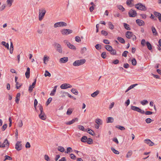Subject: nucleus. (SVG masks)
Segmentation results:
<instances>
[{
    "label": "nucleus",
    "mask_w": 161,
    "mask_h": 161,
    "mask_svg": "<svg viewBox=\"0 0 161 161\" xmlns=\"http://www.w3.org/2000/svg\"><path fill=\"white\" fill-rule=\"evenodd\" d=\"M131 108L132 110L134 111L139 112L142 114H144L145 113L146 115H150L153 114V112L150 111H147L145 112L143 110H142L138 107L133 106H131Z\"/></svg>",
    "instance_id": "nucleus-1"
},
{
    "label": "nucleus",
    "mask_w": 161,
    "mask_h": 161,
    "mask_svg": "<svg viewBox=\"0 0 161 161\" xmlns=\"http://www.w3.org/2000/svg\"><path fill=\"white\" fill-rule=\"evenodd\" d=\"M44 158H45V160H46L47 161H50V159L49 156L47 155H45L44 156Z\"/></svg>",
    "instance_id": "nucleus-61"
},
{
    "label": "nucleus",
    "mask_w": 161,
    "mask_h": 161,
    "mask_svg": "<svg viewBox=\"0 0 161 161\" xmlns=\"http://www.w3.org/2000/svg\"><path fill=\"white\" fill-rule=\"evenodd\" d=\"M108 26L109 28L111 30H113L114 28V25L113 24H112L111 22H108Z\"/></svg>",
    "instance_id": "nucleus-38"
},
{
    "label": "nucleus",
    "mask_w": 161,
    "mask_h": 161,
    "mask_svg": "<svg viewBox=\"0 0 161 161\" xmlns=\"http://www.w3.org/2000/svg\"><path fill=\"white\" fill-rule=\"evenodd\" d=\"M67 25V24L65 22H59L55 23L54 25V28H57L59 27L65 26Z\"/></svg>",
    "instance_id": "nucleus-5"
},
{
    "label": "nucleus",
    "mask_w": 161,
    "mask_h": 161,
    "mask_svg": "<svg viewBox=\"0 0 161 161\" xmlns=\"http://www.w3.org/2000/svg\"><path fill=\"white\" fill-rule=\"evenodd\" d=\"M86 50V47H83L81 49L80 52L81 54L84 53Z\"/></svg>",
    "instance_id": "nucleus-51"
},
{
    "label": "nucleus",
    "mask_w": 161,
    "mask_h": 161,
    "mask_svg": "<svg viewBox=\"0 0 161 161\" xmlns=\"http://www.w3.org/2000/svg\"><path fill=\"white\" fill-rule=\"evenodd\" d=\"M133 34V33L130 31H127L126 33V36L127 38L131 39Z\"/></svg>",
    "instance_id": "nucleus-17"
},
{
    "label": "nucleus",
    "mask_w": 161,
    "mask_h": 161,
    "mask_svg": "<svg viewBox=\"0 0 161 161\" xmlns=\"http://www.w3.org/2000/svg\"><path fill=\"white\" fill-rule=\"evenodd\" d=\"M118 8L120 10H124L125 9L121 5H119L117 6Z\"/></svg>",
    "instance_id": "nucleus-64"
},
{
    "label": "nucleus",
    "mask_w": 161,
    "mask_h": 161,
    "mask_svg": "<svg viewBox=\"0 0 161 161\" xmlns=\"http://www.w3.org/2000/svg\"><path fill=\"white\" fill-rule=\"evenodd\" d=\"M95 122L98 125H101L102 124V120L99 119H96L95 120Z\"/></svg>",
    "instance_id": "nucleus-24"
},
{
    "label": "nucleus",
    "mask_w": 161,
    "mask_h": 161,
    "mask_svg": "<svg viewBox=\"0 0 161 161\" xmlns=\"http://www.w3.org/2000/svg\"><path fill=\"white\" fill-rule=\"evenodd\" d=\"M1 43L8 49H9V44L8 43H6L5 42L3 41Z\"/></svg>",
    "instance_id": "nucleus-33"
},
{
    "label": "nucleus",
    "mask_w": 161,
    "mask_h": 161,
    "mask_svg": "<svg viewBox=\"0 0 161 161\" xmlns=\"http://www.w3.org/2000/svg\"><path fill=\"white\" fill-rule=\"evenodd\" d=\"M5 158L3 160L4 161H5L6 160H11L12 159V158H11V157L8 155H5Z\"/></svg>",
    "instance_id": "nucleus-50"
},
{
    "label": "nucleus",
    "mask_w": 161,
    "mask_h": 161,
    "mask_svg": "<svg viewBox=\"0 0 161 161\" xmlns=\"http://www.w3.org/2000/svg\"><path fill=\"white\" fill-rule=\"evenodd\" d=\"M77 127L80 130L84 131H86V130H85V128L83 126L81 125H78Z\"/></svg>",
    "instance_id": "nucleus-39"
},
{
    "label": "nucleus",
    "mask_w": 161,
    "mask_h": 161,
    "mask_svg": "<svg viewBox=\"0 0 161 161\" xmlns=\"http://www.w3.org/2000/svg\"><path fill=\"white\" fill-rule=\"evenodd\" d=\"M132 154V152L131 151H129L126 155V157L128 158L130 157Z\"/></svg>",
    "instance_id": "nucleus-40"
},
{
    "label": "nucleus",
    "mask_w": 161,
    "mask_h": 161,
    "mask_svg": "<svg viewBox=\"0 0 161 161\" xmlns=\"http://www.w3.org/2000/svg\"><path fill=\"white\" fill-rule=\"evenodd\" d=\"M34 87H35L34 86H32V85L30 86L29 87V91L30 92H31Z\"/></svg>",
    "instance_id": "nucleus-59"
},
{
    "label": "nucleus",
    "mask_w": 161,
    "mask_h": 161,
    "mask_svg": "<svg viewBox=\"0 0 161 161\" xmlns=\"http://www.w3.org/2000/svg\"><path fill=\"white\" fill-rule=\"evenodd\" d=\"M30 69L29 67L27 68L26 71L25 73V75L27 78H29L30 77Z\"/></svg>",
    "instance_id": "nucleus-19"
},
{
    "label": "nucleus",
    "mask_w": 161,
    "mask_h": 161,
    "mask_svg": "<svg viewBox=\"0 0 161 161\" xmlns=\"http://www.w3.org/2000/svg\"><path fill=\"white\" fill-rule=\"evenodd\" d=\"M72 112V109L70 108H69L67 111V112H66V114L68 115H70L71 114Z\"/></svg>",
    "instance_id": "nucleus-46"
},
{
    "label": "nucleus",
    "mask_w": 161,
    "mask_h": 161,
    "mask_svg": "<svg viewBox=\"0 0 161 161\" xmlns=\"http://www.w3.org/2000/svg\"><path fill=\"white\" fill-rule=\"evenodd\" d=\"M19 127H21L23 125V123L21 120H19L18 124Z\"/></svg>",
    "instance_id": "nucleus-56"
},
{
    "label": "nucleus",
    "mask_w": 161,
    "mask_h": 161,
    "mask_svg": "<svg viewBox=\"0 0 161 161\" xmlns=\"http://www.w3.org/2000/svg\"><path fill=\"white\" fill-rule=\"evenodd\" d=\"M141 103L142 105H144L147 104L148 103V102L146 100H144L143 101H142L141 102Z\"/></svg>",
    "instance_id": "nucleus-42"
},
{
    "label": "nucleus",
    "mask_w": 161,
    "mask_h": 161,
    "mask_svg": "<svg viewBox=\"0 0 161 161\" xmlns=\"http://www.w3.org/2000/svg\"><path fill=\"white\" fill-rule=\"evenodd\" d=\"M132 0H127L126 1V4L127 5L130 6V7H131L133 6V5L132 4L131 1Z\"/></svg>",
    "instance_id": "nucleus-47"
},
{
    "label": "nucleus",
    "mask_w": 161,
    "mask_h": 161,
    "mask_svg": "<svg viewBox=\"0 0 161 161\" xmlns=\"http://www.w3.org/2000/svg\"><path fill=\"white\" fill-rule=\"evenodd\" d=\"M46 13V11H39V19L40 21H41L42 19Z\"/></svg>",
    "instance_id": "nucleus-8"
},
{
    "label": "nucleus",
    "mask_w": 161,
    "mask_h": 161,
    "mask_svg": "<svg viewBox=\"0 0 161 161\" xmlns=\"http://www.w3.org/2000/svg\"><path fill=\"white\" fill-rule=\"evenodd\" d=\"M107 123H113L114 121V118L112 117H108L107 118Z\"/></svg>",
    "instance_id": "nucleus-31"
},
{
    "label": "nucleus",
    "mask_w": 161,
    "mask_h": 161,
    "mask_svg": "<svg viewBox=\"0 0 161 161\" xmlns=\"http://www.w3.org/2000/svg\"><path fill=\"white\" fill-rule=\"evenodd\" d=\"M101 46L99 44H97L96 45V46H95L96 48L98 50H99L100 49H101Z\"/></svg>",
    "instance_id": "nucleus-54"
},
{
    "label": "nucleus",
    "mask_w": 161,
    "mask_h": 161,
    "mask_svg": "<svg viewBox=\"0 0 161 161\" xmlns=\"http://www.w3.org/2000/svg\"><path fill=\"white\" fill-rule=\"evenodd\" d=\"M136 23L139 26H142L144 25V22L140 19H137L136 21Z\"/></svg>",
    "instance_id": "nucleus-18"
},
{
    "label": "nucleus",
    "mask_w": 161,
    "mask_h": 161,
    "mask_svg": "<svg viewBox=\"0 0 161 161\" xmlns=\"http://www.w3.org/2000/svg\"><path fill=\"white\" fill-rule=\"evenodd\" d=\"M92 140L91 138H89L87 139L86 143L89 144H92Z\"/></svg>",
    "instance_id": "nucleus-44"
},
{
    "label": "nucleus",
    "mask_w": 161,
    "mask_h": 161,
    "mask_svg": "<svg viewBox=\"0 0 161 161\" xmlns=\"http://www.w3.org/2000/svg\"><path fill=\"white\" fill-rule=\"evenodd\" d=\"M129 16L134 17L136 16L137 13L136 11H129Z\"/></svg>",
    "instance_id": "nucleus-13"
},
{
    "label": "nucleus",
    "mask_w": 161,
    "mask_h": 161,
    "mask_svg": "<svg viewBox=\"0 0 161 161\" xmlns=\"http://www.w3.org/2000/svg\"><path fill=\"white\" fill-rule=\"evenodd\" d=\"M124 26L125 28L128 30H130V28L129 27V25L126 23H124Z\"/></svg>",
    "instance_id": "nucleus-34"
},
{
    "label": "nucleus",
    "mask_w": 161,
    "mask_h": 161,
    "mask_svg": "<svg viewBox=\"0 0 161 161\" xmlns=\"http://www.w3.org/2000/svg\"><path fill=\"white\" fill-rule=\"evenodd\" d=\"M110 53L111 54L115 55L116 53V51L115 50L112 49L111 51H110Z\"/></svg>",
    "instance_id": "nucleus-55"
},
{
    "label": "nucleus",
    "mask_w": 161,
    "mask_h": 161,
    "mask_svg": "<svg viewBox=\"0 0 161 161\" xmlns=\"http://www.w3.org/2000/svg\"><path fill=\"white\" fill-rule=\"evenodd\" d=\"M20 94L19 93H18L17 94L15 101V102L17 103H18L19 101V98H20Z\"/></svg>",
    "instance_id": "nucleus-26"
},
{
    "label": "nucleus",
    "mask_w": 161,
    "mask_h": 161,
    "mask_svg": "<svg viewBox=\"0 0 161 161\" xmlns=\"http://www.w3.org/2000/svg\"><path fill=\"white\" fill-rule=\"evenodd\" d=\"M144 142L148 145L149 146H153L154 143L152 142L150 140L148 139H147L144 140Z\"/></svg>",
    "instance_id": "nucleus-15"
},
{
    "label": "nucleus",
    "mask_w": 161,
    "mask_h": 161,
    "mask_svg": "<svg viewBox=\"0 0 161 161\" xmlns=\"http://www.w3.org/2000/svg\"><path fill=\"white\" fill-rule=\"evenodd\" d=\"M44 75L45 77H47V76L50 77L51 76V75L50 73L48 71L46 70L45 71V73L44 74Z\"/></svg>",
    "instance_id": "nucleus-45"
},
{
    "label": "nucleus",
    "mask_w": 161,
    "mask_h": 161,
    "mask_svg": "<svg viewBox=\"0 0 161 161\" xmlns=\"http://www.w3.org/2000/svg\"><path fill=\"white\" fill-rule=\"evenodd\" d=\"M138 84H134L131 85L127 88V90L125 91V92H128L131 89L133 88L134 87H135V86H136Z\"/></svg>",
    "instance_id": "nucleus-23"
},
{
    "label": "nucleus",
    "mask_w": 161,
    "mask_h": 161,
    "mask_svg": "<svg viewBox=\"0 0 161 161\" xmlns=\"http://www.w3.org/2000/svg\"><path fill=\"white\" fill-rule=\"evenodd\" d=\"M87 136H84L83 137H82V138L81 139V141L82 142H84V143H86V142H87Z\"/></svg>",
    "instance_id": "nucleus-28"
},
{
    "label": "nucleus",
    "mask_w": 161,
    "mask_h": 161,
    "mask_svg": "<svg viewBox=\"0 0 161 161\" xmlns=\"http://www.w3.org/2000/svg\"><path fill=\"white\" fill-rule=\"evenodd\" d=\"M39 107L41 112V114L39 115V118L42 120H45L46 118V116L43 111L42 106V105H40Z\"/></svg>",
    "instance_id": "nucleus-3"
},
{
    "label": "nucleus",
    "mask_w": 161,
    "mask_h": 161,
    "mask_svg": "<svg viewBox=\"0 0 161 161\" xmlns=\"http://www.w3.org/2000/svg\"><path fill=\"white\" fill-rule=\"evenodd\" d=\"M49 58L47 55H45L44 56L43 58V63L44 64H47V62L49 60Z\"/></svg>",
    "instance_id": "nucleus-14"
},
{
    "label": "nucleus",
    "mask_w": 161,
    "mask_h": 161,
    "mask_svg": "<svg viewBox=\"0 0 161 161\" xmlns=\"http://www.w3.org/2000/svg\"><path fill=\"white\" fill-rule=\"evenodd\" d=\"M15 148L17 151H19L22 149V146L21 142L18 141L15 145Z\"/></svg>",
    "instance_id": "nucleus-10"
},
{
    "label": "nucleus",
    "mask_w": 161,
    "mask_h": 161,
    "mask_svg": "<svg viewBox=\"0 0 161 161\" xmlns=\"http://www.w3.org/2000/svg\"><path fill=\"white\" fill-rule=\"evenodd\" d=\"M101 57L103 58H105L106 57V53L105 52H103L101 55Z\"/></svg>",
    "instance_id": "nucleus-58"
},
{
    "label": "nucleus",
    "mask_w": 161,
    "mask_h": 161,
    "mask_svg": "<svg viewBox=\"0 0 161 161\" xmlns=\"http://www.w3.org/2000/svg\"><path fill=\"white\" fill-rule=\"evenodd\" d=\"M145 121L147 123L149 124L151 122L152 119L150 118H148L146 119Z\"/></svg>",
    "instance_id": "nucleus-62"
},
{
    "label": "nucleus",
    "mask_w": 161,
    "mask_h": 161,
    "mask_svg": "<svg viewBox=\"0 0 161 161\" xmlns=\"http://www.w3.org/2000/svg\"><path fill=\"white\" fill-rule=\"evenodd\" d=\"M68 60V59L67 57H64L60 59L59 62L61 63H64L67 62Z\"/></svg>",
    "instance_id": "nucleus-16"
},
{
    "label": "nucleus",
    "mask_w": 161,
    "mask_h": 161,
    "mask_svg": "<svg viewBox=\"0 0 161 161\" xmlns=\"http://www.w3.org/2000/svg\"><path fill=\"white\" fill-rule=\"evenodd\" d=\"M72 151V148L70 147H68L67 149V151L65 152V153H69Z\"/></svg>",
    "instance_id": "nucleus-49"
},
{
    "label": "nucleus",
    "mask_w": 161,
    "mask_h": 161,
    "mask_svg": "<svg viewBox=\"0 0 161 161\" xmlns=\"http://www.w3.org/2000/svg\"><path fill=\"white\" fill-rule=\"evenodd\" d=\"M64 43L66 44L67 46L70 49L75 50L76 49L75 47L73 45L71 44L69 42H68L67 40H64Z\"/></svg>",
    "instance_id": "nucleus-7"
},
{
    "label": "nucleus",
    "mask_w": 161,
    "mask_h": 161,
    "mask_svg": "<svg viewBox=\"0 0 161 161\" xmlns=\"http://www.w3.org/2000/svg\"><path fill=\"white\" fill-rule=\"evenodd\" d=\"M13 45L12 42H11L10 43V53L11 54H12L13 53V51L14 50V48H13Z\"/></svg>",
    "instance_id": "nucleus-32"
},
{
    "label": "nucleus",
    "mask_w": 161,
    "mask_h": 161,
    "mask_svg": "<svg viewBox=\"0 0 161 161\" xmlns=\"http://www.w3.org/2000/svg\"><path fill=\"white\" fill-rule=\"evenodd\" d=\"M75 41L78 42H81V39L80 37L78 36H75Z\"/></svg>",
    "instance_id": "nucleus-48"
},
{
    "label": "nucleus",
    "mask_w": 161,
    "mask_h": 161,
    "mask_svg": "<svg viewBox=\"0 0 161 161\" xmlns=\"http://www.w3.org/2000/svg\"><path fill=\"white\" fill-rule=\"evenodd\" d=\"M78 119L77 118H75V119H73L71 121H69L67 122H66V124L67 125H71L73 123H74L76 120L77 121Z\"/></svg>",
    "instance_id": "nucleus-20"
},
{
    "label": "nucleus",
    "mask_w": 161,
    "mask_h": 161,
    "mask_svg": "<svg viewBox=\"0 0 161 161\" xmlns=\"http://www.w3.org/2000/svg\"><path fill=\"white\" fill-rule=\"evenodd\" d=\"M105 48L108 51H111L112 49H113L112 47L109 45H106L105 46Z\"/></svg>",
    "instance_id": "nucleus-29"
},
{
    "label": "nucleus",
    "mask_w": 161,
    "mask_h": 161,
    "mask_svg": "<svg viewBox=\"0 0 161 161\" xmlns=\"http://www.w3.org/2000/svg\"><path fill=\"white\" fill-rule=\"evenodd\" d=\"M85 59H81L75 61L73 64V65L75 66H78L82 65L86 62Z\"/></svg>",
    "instance_id": "nucleus-2"
},
{
    "label": "nucleus",
    "mask_w": 161,
    "mask_h": 161,
    "mask_svg": "<svg viewBox=\"0 0 161 161\" xmlns=\"http://www.w3.org/2000/svg\"><path fill=\"white\" fill-rule=\"evenodd\" d=\"M87 131L88 133L92 136H94L95 134L94 132L91 129H88Z\"/></svg>",
    "instance_id": "nucleus-35"
},
{
    "label": "nucleus",
    "mask_w": 161,
    "mask_h": 161,
    "mask_svg": "<svg viewBox=\"0 0 161 161\" xmlns=\"http://www.w3.org/2000/svg\"><path fill=\"white\" fill-rule=\"evenodd\" d=\"M71 92L75 95H77L78 94V91L75 89L72 88L71 90Z\"/></svg>",
    "instance_id": "nucleus-36"
},
{
    "label": "nucleus",
    "mask_w": 161,
    "mask_h": 161,
    "mask_svg": "<svg viewBox=\"0 0 161 161\" xmlns=\"http://www.w3.org/2000/svg\"><path fill=\"white\" fill-rule=\"evenodd\" d=\"M58 150L61 152H63L64 151V147L61 146H58Z\"/></svg>",
    "instance_id": "nucleus-37"
},
{
    "label": "nucleus",
    "mask_w": 161,
    "mask_h": 161,
    "mask_svg": "<svg viewBox=\"0 0 161 161\" xmlns=\"http://www.w3.org/2000/svg\"><path fill=\"white\" fill-rule=\"evenodd\" d=\"M7 3L9 7L11 6L12 4V3L13 2V0H7Z\"/></svg>",
    "instance_id": "nucleus-41"
},
{
    "label": "nucleus",
    "mask_w": 161,
    "mask_h": 161,
    "mask_svg": "<svg viewBox=\"0 0 161 161\" xmlns=\"http://www.w3.org/2000/svg\"><path fill=\"white\" fill-rule=\"evenodd\" d=\"M99 91L97 90L96 91L92 93L91 94V96L93 97H95L99 93Z\"/></svg>",
    "instance_id": "nucleus-22"
},
{
    "label": "nucleus",
    "mask_w": 161,
    "mask_h": 161,
    "mask_svg": "<svg viewBox=\"0 0 161 161\" xmlns=\"http://www.w3.org/2000/svg\"><path fill=\"white\" fill-rule=\"evenodd\" d=\"M9 145V143L7 139L4 140L2 144V148H4L5 147L8 148Z\"/></svg>",
    "instance_id": "nucleus-12"
},
{
    "label": "nucleus",
    "mask_w": 161,
    "mask_h": 161,
    "mask_svg": "<svg viewBox=\"0 0 161 161\" xmlns=\"http://www.w3.org/2000/svg\"><path fill=\"white\" fill-rule=\"evenodd\" d=\"M7 124H4L2 127V130H4L7 128Z\"/></svg>",
    "instance_id": "nucleus-63"
},
{
    "label": "nucleus",
    "mask_w": 161,
    "mask_h": 161,
    "mask_svg": "<svg viewBox=\"0 0 161 161\" xmlns=\"http://www.w3.org/2000/svg\"><path fill=\"white\" fill-rule=\"evenodd\" d=\"M146 43L148 49L150 50H151L152 49V47L151 44L148 42H147Z\"/></svg>",
    "instance_id": "nucleus-30"
},
{
    "label": "nucleus",
    "mask_w": 161,
    "mask_h": 161,
    "mask_svg": "<svg viewBox=\"0 0 161 161\" xmlns=\"http://www.w3.org/2000/svg\"><path fill=\"white\" fill-rule=\"evenodd\" d=\"M52 98L51 97L49 98L47 101L46 102V105H48L52 101Z\"/></svg>",
    "instance_id": "nucleus-53"
},
{
    "label": "nucleus",
    "mask_w": 161,
    "mask_h": 161,
    "mask_svg": "<svg viewBox=\"0 0 161 161\" xmlns=\"http://www.w3.org/2000/svg\"><path fill=\"white\" fill-rule=\"evenodd\" d=\"M72 87V86L71 85L67 83L63 84H62L60 86V87L62 89H65Z\"/></svg>",
    "instance_id": "nucleus-11"
},
{
    "label": "nucleus",
    "mask_w": 161,
    "mask_h": 161,
    "mask_svg": "<svg viewBox=\"0 0 161 161\" xmlns=\"http://www.w3.org/2000/svg\"><path fill=\"white\" fill-rule=\"evenodd\" d=\"M54 47H56L57 50L59 53H61L62 52V49L61 45L57 43L54 44Z\"/></svg>",
    "instance_id": "nucleus-9"
},
{
    "label": "nucleus",
    "mask_w": 161,
    "mask_h": 161,
    "mask_svg": "<svg viewBox=\"0 0 161 161\" xmlns=\"http://www.w3.org/2000/svg\"><path fill=\"white\" fill-rule=\"evenodd\" d=\"M112 151L115 154H118L119 153V152L118 151L115 149L114 148L112 147L111 148Z\"/></svg>",
    "instance_id": "nucleus-43"
},
{
    "label": "nucleus",
    "mask_w": 161,
    "mask_h": 161,
    "mask_svg": "<svg viewBox=\"0 0 161 161\" xmlns=\"http://www.w3.org/2000/svg\"><path fill=\"white\" fill-rule=\"evenodd\" d=\"M101 33L102 35L105 36H107L108 34V32L104 30H102L101 31Z\"/></svg>",
    "instance_id": "nucleus-57"
},
{
    "label": "nucleus",
    "mask_w": 161,
    "mask_h": 161,
    "mask_svg": "<svg viewBox=\"0 0 161 161\" xmlns=\"http://www.w3.org/2000/svg\"><path fill=\"white\" fill-rule=\"evenodd\" d=\"M135 7L139 10H144L147 9L145 6L141 3H138L136 4Z\"/></svg>",
    "instance_id": "nucleus-4"
},
{
    "label": "nucleus",
    "mask_w": 161,
    "mask_h": 161,
    "mask_svg": "<svg viewBox=\"0 0 161 161\" xmlns=\"http://www.w3.org/2000/svg\"><path fill=\"white\" fill-rule=\"evenodd\" d=\"M132 64L133 65H136V61L135 58H133L131 61Z\"/></svg>",
    "instance_id": "nucleus-52"
},
{
    "label": "nucleus",
    "mask_w": 161,
    "mask_h": 161,
    "mask_svg": "<svg viewBox=\"0 0 161 161\" xmlns=\"http://www.w3.org/2000/svg\"><path fill=\"white\" fill-rule=\"evenodd\" d=\"M57 86H54L53 89L51 91V93H50V95L51 96H54L55 95V93L56 92L57 88Z\"/></svg>",
    "instance_id": "nucleus-21"
},
{
    "label": "nucleus",
    "mask_w": 161,
    "mask_h": 161,
    "mask_svg": "<svg viewBox=\"0 0 161 161\" xmlns=\"http://www.w3.org/2000/svg\"><path fill=\"white\" fill-rule=\"evenodd\" d=\"M118 41L122 43H125V41L124 39L123 38L120 37H118L117 38Z\"/></svg>",
    "instance_id": "nucleus-25"
},
{
    "label": "nucleus",
    "mask_w": 161,
    "mask_h": 161,
    "mask_svg": "<svg viewBox=\"0 0 161 161\" xmlns=\"http://www.w3.org/2000/svg\"><path fill=\"white\" fill-rule=\"evenodd\" d=\"M152 30L153 32V34L155 36H157L158 35V33L156 31V30L155 28L152 26Z\"/></svg>",
    "instance_id": "nucleus-27"
},
{
    "label": "nucleus",
    "mask_w": 161,
    "mask_h": 161,
    "mask_svg": "<svg viewBox=\"0 0 161 161\" xmlns=\"http://www.w3.org/2000/svg\"><path fill=\"white\" fill-rule=\"evenodd\" d=\"M128 53L127 51H125L122 54V56L125 57H126L127 56V54Z\"/></svg>",
    "instance_id": "nucleus-60"
},
{
    "label": "nucleus",
    "mask_w": 161,
    "mask_h": 161,
    "mask_svg": "<svg viewBox=\"0 0 161 161\" xmlns=\"http://www.w3.org/2000/svg\"><path fill=\"white\" fill-rule=\"evenodd\" d=\"M61 32L63 35H67L72 32V31L68 29H63L61 30Z\"/></svg>",
    "instance_id": "nucleus-6"
}]
</instances>
